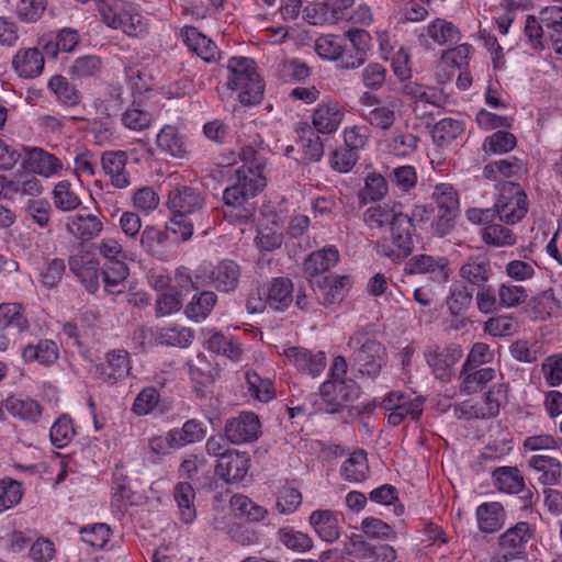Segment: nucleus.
<instances>
[{"label":"nucleus","mask_w":562,"mask_h":562,"mask_svg":"<svg viewBox=\"0 0 562 562\" xmlns=\"http://www.w3.org/2000/svg\"><path fill=\"white\" fill-rule=\"evenodd\" d=\"M247 172L251 171L237 169L236 182L223 192V201L226 207L224 214L238 223H247L252 220L256 206L251 200L266 186L265 177H260L259 173L249 176Z\"/></svg>","instance_id":"nucleus-1"},{"label":"nucleus","mask_w":562,"mask_h":562,"mask_svg":"<svg viewBox=\"0 0 562 562\" xmlns=\"http://www.w3.org/2000/svg\"><path fill=\"white\" fill-rule=\"evenodd\" d=\"M496 487L504 493L517 494L525 486L524 477L516 467H501L493 471Z\"/></svg>","instance_id":"nucleus-47"},{"label":"nucleus","mask_w":562,"mask_h":562,"mask_svg":"<svg viewBox=\"0 0 562 562\" xmlns=\"http://www.w3.org/2000/svg\"><path fill=\"white\" fill-rule=\"evenodd\" d=\"M341 476L351 483H362L370 474V468L364 450L353 451L342 463L340 469Z\"/></svg>","instance_id":"nucleus-35"},{"label":"nucleus","mask_w":562,"mask_h":562,"mask_svg":"<svg viewBox=\"0 0 562 562\" xmlns=\"http://www.w3.org/2000/svg\"><path fill=\"white\" fill-rule=\"evenodd\" d=\"M3 406L12 417L32 424L38 422L43 412V407L37 401L21 395L9 396L3 402Z\"/></svg>","instance_id":"nucleus-26"},{"label":"nucleus","mask_w":562,"mask_h":562,"mask_svg":"<svg viewBox=\"0 0 562 562\" xmlns=\"http://www.w3.org/2000/svg\"><path fill=\"white\" fill-rule=\"evenodd\" d=\"M541 23L546 26L552 48L562 55V7H547L540 12Z\"/></svg>","instance_id":"nucleus-34"},{"label":"nucleus","mask_w":562,"mask_h":562,"mask_svg":"<svg viewBox=\"0 0 562 562\" xmlns=\"http://www.w3.org/2000/svg\"><path fill=\"white\" fill-rule=\"evenodd\" d=\"M278 536L280 542L293 551L305 552L313 547V541L308 535L289 527L281 528Z\"/></svg>","instance_id":"nucleus-62"},{"label":"nucleus","mask_w":562,"mask_h":562,"mask_svg":"<svg viewBox=\"0 0 562 562\" xmlns=\"http://www.w3.org/2000/svg\"><path fill=\"white\" fill-rule=\"evenodd\" d=\"M490 260L483 256L470 257L459 269V276L468 283L483 288L492 277Z\"/></svg>","instance_id":"nucleus-24"},{"label":"nucleus","mask_w":562,"mask_h":562,"mask_svg":"<svg viewBox=\"0 0 562 562\" xmlns=\"http://www.w3.org/2000/svg\"><path fill=\"white\" fill-rule=\"evenodd\" d=\"M248 392L260 402H269L274 397V389L269 379H262L255 371L245 373Z\"/></svg>","instance_id":"nucleus-58"},{"label":"nucleus","mask_w":562,"mask_h":562,"mask_svg":"<svg viewBox=\"0 0 562 562\" xmlns=\"http://www.w3.org/2000/svg\"><path fill=\"white\" fill-rule=\"evenodd\" d=\"M217 295L213 291L204 290L193 295L186 305L184 314L194 322L205 319L214 308Z\"/></svg>","instance_id":"nucleus-39"},{"label":"nucleus","mask_w":562,"mask_h":562,"mask_svg":"<svg viewBox=\"0 0 562 562\" xmlns=\"http://www.w3.org/2000/svg\"><path fill=\"white\" fill-rule=\"evenodd\" d=\"M391 238L378 244V250L393 262L406 259L415 248V226L407 214L401 212L391 223Z\"/></svg>","instance_id":"nucleus-5"},{"label":"nucleus","mask_w":562,"mask_h":562,"mask_svg":"<svg viewBox=\"0 0 562 562\" xmlns=\"http://www.w3.org/2000/svg\"><path fill=\"white\" fill-rule=\"evenodd\" d=\"M224 434L227 441L233 445L252 442L260 434L259 418L255 413L241 412L238 416L226 420Z\"/></svg>","instance_id":"nucleus-9"},{"label":"nucleus","mask_w":562,"mask_h":562,"mask_svg":"<svg viewBox=\"0 0 562 562\" xmlns=\"http://www.w3.org/2000/svg\"><path fill=\"white\" fill-rule=\"evenodd\" d=\"M228 77L226 86L239 90L238 100L244 105H255L261 102L265 86L256 70V64L247 57H232L227 65Z\"/></svg>","instance_id":"nucleus-4"},{"label":"nucleus","mask_w":562,"mask_h":562,"mask_svg":"<svg viewBox=\"0 0 562 562\" xmlns=\"http://www.w3.org/2000/svg\"><path fill=\"white\" fill-rule=\"evenodd\" d=\"M104 289L111 294H120L124 291V281L128 276V267L123 260L112 261L102 269Z\"/></svg>","instance_id":"nucleus-45"},{"label":"nucleus","mask_w":562,"mask_h":562,"mask_svg":"<svg viewBox=\"0 0 562 562\" xmlns=\"http://www.w3.org/2000/svg\"><path fill=\"white\" fill-rule=\"evenodd\" d=\"M350 278L347 276L325 277L318 288L324 295V303L328 305L340 303L345 290L350 286Z\"/></svg>","instance_id":"nucleus-50"},{"label":"nucleus","mask_w":562,"mask_h":562,"mask_svg":"<svg viewBox=\"0 0 562 562\" xmlns=\"http://www.w3.org/2000/svg\"><path fill=\"white\" fill-rule=\"evenodd\" d=\"M103 68L102 59L95 55H86L75 59L68 74L72 80L98 77Z\"/></svg>","instance_id":"nucleus-49"},{"label":"nucleus","mask_w":562,"mask_h":562,"mask_svg":"<svg viewBox=\"0 0 562 562\" xmlns=\"http://www.w3.org/2000/svg\"><path fill=\"white\" fill-rule=\"evenodd\" d=\"M476 518L481 531L495 532L504 525L505 510L501 503H483L476 509Z\"/></svg>","instance_id":"nucleus-33"},{"label":"nucleus","mask_w":562,"mask_h":562,"mask_svg":"<svg viewBox=\"0 0 562 562\" xmlns=\"http://www.w3.org/2000/svg\"><path fill=\"white\" fill-rule=\"evenodd\" d=\"M193 339V333L191 329L181 327H168L162 328L158 336L157 341L160 345L172 346V347H188Z\"/></svg>","instance_id":"nucleus-64"},{"label":"nucleus","mask_w":562,"mask_h":562,"mask_svg":"<svg viewBox=\"0 0 562 562\" xmlns=\"http://www.w3.org/2000/svg\"><path fill=\"white\" fill-rule=\"evenodd\" d=\"M128 160L124 150H108L101 155V167L110 183L116 189H125L131 186V175L126 169Z\"/></svg>","instance_id":"nucleus-12"},{"label":"nucleus","mask_w":562,"mask_h":562,"mask_svg":"<svg viewBox=\"0 0 562 562\" xmlns=\"http://www.w3.org/2000/svg\"><path fill=\"white\" fill-rule=\"evenodd\" d=\"M462 357V350L458 347H430L425 358L432 369L435 376L442 381H448L452 374L453 366Z\"/></svg>","instance_id":"nucleus-13"},{"label":"nucleus","mask_w":562,"mask_h":562,"mask_svg":"<svg viewBox=\"0 0 562 562\" xmlns=\"http://www.w3.org/2000/svg\"><path fill=\"white\" fill-rule=\"evenodd\" d=\"M404 94L415 100L414 112H417L420 103H428L436 108H441L447 102V95L441 89L423 86L417 82L405 85Z\"/></svg>","instance_id":"nucleus-29"},{"label":"nucleus","mask_w":562,"mask_h":562,"mask_svg":"<svg viewBox=\"0 0 562 562\" xmlns=\"http://www.w3.org/2000/svg\"><path fill=\"white\" fill-rule=\"evenodd\" d=\"M482 239L485 244L494 247L513 246L516 236L512 229L501 224H490L482 229Z\"/></svg>","instance_id":"nucleus-57"},{"label":"nucleus","mask_w":562,"mask_h":562,"mask_svg":"<svg viewBox=\"0 0 562 562\" xmlns=\"http://www.w3.org/2000/svg\"><path fill=\"white\" fill-rule=\"evenodd\" d=\"M528 465L541 473L539 481L543 485H555L561 481V463L552 457L537 454L528 460Z\"/></svg>","instance_id":"nucleus-38"},{"label":"nucleus","mask_w":562,"mask_h":562,"mask_svg":"<svg viewBox=\"0 0 562 562\" xmlns=\"http://www.w3.org/2000/svg\"><path fill=\"white\" fill-rule=\"evenodd\" d=\"M157 147L175 158H183L187 154L184 143L179 135L177 127L172 125H165L156 137Z\"/></svg>","instance_id":"nucleus-40"},{"label":"nucleus","mask_w":562,"mask_h":562,"mask_svg":"<svg viewBox=\"0 0 562 562\" xmlns=\"http://www.w3.org/2000/svg\"><path fill=\"white\" fill-rule=\"evenodd\" d=\"M250 458L247 452L232 450L217 460L215 473L226 482H239L247 475Z\"/></svg>","instance_id":"nucleus-15"},{"label":"nucleus","mask_w":562,"mask_h":562,"mask_svg":"<svg viewBox=\"0 0 562 562\" xmlns=\"http://www.w3.org/2000/svg\"><path fill=\"white\" fill-rule=\"evenodd\" d=\"M70 271L80 280L89 293L99 289V262L83 255L68 258Z\"/></svg>","instance_id":"nucleus-19"},{"label":"nucleus","mask_w":562,"mask_h":562,"mask_svg":"<svg viewBox=\"0 0 562 562\" xmlns=\"http://www.w3.org/2000/svg\"><path fill=\"white\" fill-rule=\"evenodd\" d=\"M339 261V251L335 246H328L313 251L304 261L303 270L314 286L313 278L327 272Z\"/></svg>","instance_id":"nucleus-21"},{"label":"nucleus","mask_w":562,"mask_h":562,"mask_svg":"<svg viewBox=\"0 0 562 562\" xmlns=\"http://www.w3.org/2000/svg\"><path fill=\"white\" fill-rule=\"evenodd\" d=\"M449 259L447 257H434L430 255H417L405 265L408 274H430L436 282H447L450 277Z\"/></svg>","instance_id":"nucleus-11"},{"label":"nucleus","mask_w":562,"mask_h":562,"mask_svg":"<svg viewBox=\"0 0 562 562\" xmlns=\"http://www.w3.org/2000/svg\"><path fill=\"white\" fill-rule=\"evenodd\" d=\"M207 348L216 353H221L231 360H238L241 355L240 345L222 333L213 334L207 340Z\"/></svg>","instance_id":"nucleus-63"},{"label":"nucleus","mask_w":562,"mask_h":562,"mask_svg":"<svg viewBox=\"0 0 562 562\" xmlns=\"http://www.w3.org/2000/svg\"><path fill=\"white\" fill-rule=\"evenodd\" d=\"M240 267L231 259H223L214 266L207 274L211 283L218 292L231 293L239 285Z\"/></svg>","instance_id":"nucleus-16"},{"label":"nucleus","mask_w":562,"mask_h":562,"mask_svg":"<svg viewBox=\"0 0 562 562\" xmlns=\"http://www.w3.org/2000/svg\"><path fill=\"white\" fill-rule=\"evenodd\" d=\"M344 115L337 102L321 103L313 113V128L317 133L331 134L340 126Z\"/></svg>","instance_id":"nucleus-20"},{"label":"nucleus","mask_w":562,"mask_h":562,"mask_svg":"<svg viewBox=\"0 0 562 562\" xmlns=\"http://www.w3.org/2000/svg\"><path fill=\"white\" fill-rule=\"evenodd\" d=\"M66 231L77 240L86 243L100 235L103 231V222L98 214L81 210L77 214L67 217Z\"/></svg>","instance_id":"nucleus-14"},{"label":"nucleus","mask_w":562,"mask_h":562,"mask_svg":"<svg viewBox=\"0 0 562 562\" xmlns=\"http://www.w3.org/2000/svg\"><path fill=\"white\" fill-rule=\"evenodd\" d=\"M58 356V347L50 339L38 340L35 345L29 344L22 350V357L26 362L37 361L43 366L55 363Z\"/></svg>","instance_id":"nucleus-36"},{"label":"nucleus","mask_w":562,"mask_h":562,"mask_svg":"<svg viewBox=\"0 0 562 562\" xmlns=\"http://www.w3.org/2000/svg\"><path fill=\"white\" fill-rule=\"evenodd\" d=\"M48 88L67 106H76L81 102V92L64 76H53L48 81Z\"/></svg>","instance_id":"nucleus-48"},{"label":"nucleus","mask_w":562,"mask_h":562,"mask_svg":"<svg viewBox=\"0 0 562 562\" xmlns=\"http://www.w3.org/2000/svg\"><path fill=\"white\" fill-rule=\"evenodd\" d=\"M293 301V282L285 277H277L270 281L267 304L274 311L286 310Z\"/></svg>","instance_id":"nucleus-30"},{"label":"nucleus","mask_w":562,"mask_h":562,"mask_svg":"<svg viewBox=\"0 0 562 562\" xmlns=\"http://www.w3.org/2000/svg\"><path fill=\"white\" fill-rule=\"evenodd\" d=\"M283 355L299 371L313 376L318 375L326 367V356L322 351L313 353L302 347H290Z\"/></svg>","instance_id":"nucleus-18"},{"label":"nucleus","mask_w":562,"mask_h":562,"mask_svg":"<svg viewBox=\"0 0 562 562\" xmlns=\"http://www.w3.org/2000/svg\"><path fill=\"white\" fill-rule=\"evenodd\" d=\"M530 306L539 318L559 317L562 314V289L558 293L553 289L542 291L532 297Z\"/></svg>","instance_id":"nucleus-27"},{"label":"nucleus","mask_w":562,"mask_h":562,"mask_svg":"<svg viewBox=\"0 0 562 562\" xmlns=\"http://www.w3.org/2000/svg\"><path fill=\"white\" fill-rule=\"evenodd\" d=\"M497 216L507 224H516L528 212L527 194L519 184L509 183L495 204Z\"/></svg>","instance_id":"nucleus-8"},{"label":"nucleus","mask_w":562,"mask_h":562,"mask_svg":"<svg viewBox=\"0 0 562 562\" xmlns=\"http://www.w3.org/2000/svg\"><path fill=\"white\" fill-rule=\"evenodd\" d=\"M532 537V529L526 521H519L507 529L498 538L499 553L492 558V562H508L524 554L527 542Z\"/></svg>","instance_id":"nucleus-7"},{"label":"nucleus","mask_w":562,"mask_h":562,"mask_svg":"<svg viewBox=\"0 0 562 562\" xmlns=\"http://www.w3.org/2000/svg\"><path fill=\"white\" fill-rule=\"evenodd\" d=\"M429 37L439 45L454 44L460 40L459 29L443 19L434 20L427 27Z\"/></svg>","instance_id":"nucleus-53"},{"label":"nucleus","mask_w":562,"mask_h":562,"mask_svg":"<svg viewBox=\"0 0 562 562\" xmlns=\"http://www.w3.org/2000/svg\"><path fill=\"white\" fill-rule=\"evenodd\" d=\"M362 116L372 126L380 130H390L396 120L393 106L381 104L373 109H363Z\"/></svg>","instance_id":"nucleus-55"},{"label":"nucleus","mask_w":562,"mask_h":562,"mask_svg":"<svg viewBox=\"0 0 562 562\" xmlns=\"http://www.w3.org/2000/svg\"><path fill=\"white\" fill-rule=\"evenodd\" d=\"M296 132L300 137L304 159L319 161L324 155V144L318 133L306 122L299 123Z\"/></svg>","instance_id":"nucleus-31"},{"label":"nucleus","mask_w":562,"mask_h":562,"mask_svg":"<svg viewBox=\"0 0 562 562\" xmlns=\"http://www.w3.org/2000/svg\"><path fill=\"white\" fill-rule=\"evenodd\" d=\"M464 132L462 121L446 117L437 122L431 128V137L438 147H446Z\"/></svg>","instance_id":"nucleus-41"},{"label":"nucleus","mask_w":562,"mask_h":562,"mask_svg":"<svg viewBox=\"0 0 562 562\" xmlns=\"http://www.w3.org/2000/svg\"><path fill=\"white\" fill-rule=\"evenodd\" d=\"M182 38L187 47L201 57L205 63H217L221 59V52L216 44L194 26H186L182 30Z\"/></svg>","instance_id":"nucleus-17"},{"label":"nucleus","mask_w":562,"mask_h":562,"mask_svg":"<svg viewBox=\"0 0 562 562\" xmlns=\"http://www.w3.org/2000/svg\"><path fill=\"white\" fill-rule=\"evenodd\" d=\"M206 435V429L198 419L187 420L181 428L169 430V440L175 448L201 441Z\"/></svg>","instance_id":"nucleus-37"},{"label":"nucleus","mask_w":562,"mask_h":562,"mask_svg":"<svg viewBox=\"0 0 562 562\" xmlns=\"http://www.w3.org/2000/svg\"><path fill=\"white\" fill-rule=\"evenodd\" d=\"M310 524L316 533L326 542H334L340 536L337 515L329 509H318L311 514Z\"/></svg>","instance_id":"nucleus-28"},{"label":"nucleus","mask_w":562,"mask_h":562,"mask_svg":"<svg viewBox=\"0 0 562 562\" xmlns=\"http://www.w3.org/2000/svg\"><path fill=\"white\" fill-rule=\"evenodd\" d=\"M507 384L493 385L484 395L479 405L482 408V414L485 418H492L498 415L501 406L507 403Z\"/></svg>","instance_id":"nucleus-52"},{"label":"nucleus","mask_w":562,"mask_h":562,"mask_svg":"<svg viewBox=\"0 0 562 562\" xmlns=\"http://www.w3.org/2000/svg\"><path fill=\"white\" fill-rule=\"evenodd\" d=\"M98 369L100 370L101 379L108 383H115L116 381L125 378L131 369L128 352L125 350H112L106 353L105 362L101 363Z\"/></svg>","instance_id":"nucleus-23"},{"label":"nucleus","mask_w":562,"mask_h":562,"mask_svg":"<svg viewBox=\"0 0 562 562\" xmlns=\"http://www.w3.org/2000/svg\"><path fill=\"white\" fill-rule=\"evenodd\" d=\"M66 273V262L61 258L48 260L40 272V281L46 289L56 288Z\"/></svg>","instance_id":"nucleus-60"},{"label":"nucleus","mask_w":562,"mask_h":562,"mask_svg":"<svg viewBox=\"0 0 562 562\" xmlns=\"http://www.w3.org/2000/svg\"><path fill=\"white\" fill-rule=\"evenodd\" d=\"M348 348L351 350L349 364L361 376L375 378L386 363V349L366 329H359L350 336Z\"/></svg>","instance_id":"nucleus-2"},{"label":"nucleus","mask_w":562,"mask_h":562,"mask_svg":"<svg viewBox=\"0 0 562 562\" xmlns=\"http://www.w3.org/2000/svg\"><path fill=\"white\" fill-rule=\"evenodd\" d=\"M44 64V56L37 48L20 49L12 60L13 69L23 78H35L41 75Z\"/></svg>","instance_id":"nucleus-25"},{"label":"nucleus","mask_w":562,"mask_h":562,"mask_svg":"<svg viewBox=\"0 0 562 562\" xmlns=\"http://www.w3.org/2000/svg\"><path fill=\"white\" fill-rule=\"evenodd\" d=\"M205 198L193 187L179 186L170 190L168 207L177 216H189L203 211Z\"/></svg>","instance_id":"nucleus-10"},{"label":"nucleus","mask_w":562,"mask_h":562,"mask_svg":"<svg viewBox=\"0 0 562 562\" xmlns=\"http://www.w3.org/2000/svg\"><path fill=\"white\" fill-rule=\"evenodd\" d=\"M22 168L35 175L49 177L61 170L63 165L54 155L42 148L34 147L27 150V156L22 162Z\"/></svg>","instance_id":"nucleus-22"},{"label":"nucleus","mask_w":562,"mask_h":562,"mask_svg":"<svg viewBox=\"0 0 562 562\" xmlns=\"http://www.w3.org/2000/svg\"><path fill=\"white\" fill-rule=\"evenodd\" d=\"M30 324L23 313V307L18 303L0 304V331L13 327L18 331H24Z\"/></svg>","instance_id":"nucleus-51"},{"label":"nucleus","mask_w":562,"mask_h":562,"mask_svg":"<svg viewBox=\"0 0 562 562\" xmlns=\"http://www.w3.org/2000/svg\"><path fill=\"white\" fill-rule=\"evenodd\" d=\"M173 498L180 510L183 522H192L196 516L194 507L195 493L189 482H179L173 488Z\"/></svg>","instance_id":"nucleus-46"},{"label":"nucleus","mask_w":562,"mask_h":562,"mask_svg":"<svg viewBox=\"0 0 562 562\" xmlns=\"http://www.w3.org/2000/svg\"><path fill=\"white\" fill-rule=\"evenodd\" d=\"M23 495L20 482L5 477L0 480V513L14 507Z\"/></svg>","instance_id":"nucleus-61"},{"label":"nucleus","mask_w":562,"mask_h":562,"mask_svg":"<svg viewBox=\"0 0 562 562\" xmlns=\"http://www.w3.org/2000/svg\"><path fill=\"white\" fill-rule=\"evenodd\" d=\"M432 200L437 207V215L432 222L434 233L443 237L454 226V220L459 214V196L456 189L448 183H439L432 192Z\"/></svg>","instance_id":"nucleus-6"},{"label":"nucleus","mask_w":562,"mask_h":562,"mask_svg":"<svg viewBox=\"0 0 562 562\" xmlns=\"http://www.w3.org/2000/svg\"><path fill=\"white\" fill-rule=\"evenodd\" d=\"M344 45L345 41L341 37L327 34L316 40L315 50L321 58L335 61L344 53Z\"/></svg>","instance_id":"nucleus-59"},{"label":"nucleus","mask_w":562,"mask_h":562,"mask_svg":"<svg viewBox=\"0 0 562 562\" xmlns=\"http://www.w3.org/2000/svg\"><path fill=\"white\" fill-rule=\"evenodd\" d=\"M121 122L125 128L132 132H144L151 126L154 115L144 108L142 101L134 99L122 113Z\"/></svg>","instance_id":"nucleus-32"},{"label":"nucleus","mask_w":562,"mask_h":562,"mask_svg":"<svg viewBox=\"0 0 562 562\" xmlns=\"http://www.w3.org/2000/svg\"><path fill=\"white\" fill-rule=\"evenodd\" d=\"M189 374L195 384L206 386L218 378L220 370L210 362L205 355L199 353L194 360L188 362Z\"/></svg>","instance_id":"nucleus-43"},{"label":"nucleus","mask_w":562,"mask_h":562,"mask_svg":"<svg viewBox=\"0 0 562 562\" xmlns=\"http://www.w3.org/2000/svg\"><path fill=\"white\" fill-rule=\"evenodd\" d=\"M473 300L472 291L464 284H453L446 299L451 315L460 316L470 307Z\"/></svg>","instance_id":"nucleus-54"},{"label":"nucleus","mask_w":562,"mask_h":562,"mask_svg":"<svg viewBox=\"0 0 562 562\" xmlns=\"http://www.w3.org/2000/svg\"><path fill=\"white\" fill-rule=\"evenodd\" d=\"M419 142L417 135L396 128L387 140V148L396 157H409L417 151Z\"/></svg>","instance_id":"nucleus-44"},{"label":"nucleus","mask_w":562,"mask_h":562,"mask_svg":"<svg viewBox=\"0 0 562 562\" xmlns=\"http://www.w3.org/2000/svg\"><path fill=\"white\" fill-rule=\"evenodd\" d=\"M347 367L345 357H335L330 367L329 379L319 387L327 413L339 412L346 403L357 400L360 395V387L356 381L346 378Z\"/></svg>","instance_id":"nucleus-3"},{"label":"nucleus","mask_w":562,"mask_h":562,"mask_svg":"<svg viewBox=\"0 0 562 562\" xmlns=\"http://www.w3.org/2000/svg\"><path fill=\"white\" fill-rule=\"evenodd\" d=\"M54 204L58 210L69 212L76 210L80 204V198L71 189L67 180L59 181L53 191Z\"/></svg>","instance_id":"nucleus-56"},{"label":"nucleus","mask_w":562,"mask_h":562,"mask_svg":"<svg viewBox=\"0 0 562 562\" xmlns=\"http://www.w3.org/2000/svg\"><path fill=\"white\" fill-rule=\"evenodd\" d=\"M495 376V370L492 368H465L463 364L461 371L462 383L461 392L473 394L483 389V386L492 381Z\"/></svg>","instance_id":"nucleus-42"}]
</instances>
